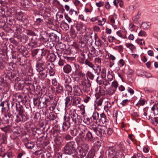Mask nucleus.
Masks as SVG:
<instances>
[{"label":"nucleus","mask_w":158,"mask_h":158,"mask_svg":"<svg viewBox=\"0 0 158 158\" xmlns=\"http://www.w3.org/2000/svg\"><path fill=\"white\" fill-rule=\"evenodd\" d=\"M51 131L52 132V135L53 136L54 143L56 145H60L63 142L61 137L59 135L58 131L54 129Z\"/></svg>","instance_id":"nucleus-4"},{"label":"nucleus","mask_w":158,"mask_h":158,"mask_svg":"<svg viewBox=\"0 0 158 158\" xmlns=\"http://www.w3.org/2000/svg\"><path fill=\"white\" fill-rule=\"evenodd\" d=\"M141 72V74H139V75L143 77H145L147 78L153 77L151 73L146 71H142L141 70H138L137 71V73H138L139 72Z\"/></svg>","instance_id":"nucleus-16"},{"label":"nucleus","mask_w":158,"mask_h":158,"mask_svg":"<svg viewBox=\"0 0 158 158\" xmlns=\"http://www.w3.org/2000/svg\"><path fill=\"white\" fill-rule=\"evenodd\" d=\"M75 143L73 141L67 142L64 148V151L65 153L70 155L75 152Z\"/></svg>","instance_id":"nucleus-3"},{"label":"nucleus","mask_w":158,"mask_h":158,"mask_svg":"<svg viewBox=\"0 0 158 158\" xmlns=\"http://www.w3.org/2000/svg\"><path fill=\"white\" fill-rule=\"evenodd\" d=\"M80 84L82 87V90L85 92H88L90 91L91 84L90 80L88 77L84 78V80L81 82Z\"/></svg>","instance_id":"nucleus-5"},{"label":"nucleus","mask_w":158,"mask_h":158,"mask_svg":"<svg viewBox=\"0 0 158 158\" xmlns=\"http://www.w3.org/2000/svg\"><path fill=\"white\" fill-rule=\"evenodd\" d=\"M90 129L91 131L87 132L85 137V140L88 142H91L93 140L94 138V135L93 134V132L99 136L102 137L105 136L106 132L107 131L106 127L102 126L94 127L93 125H92Z\"/></svg>","instance_id":"nucleus-1"},{"label":"nucleus","mask_w":158,"mask_h":158,"mask_svg":"<svg viewBox=\"0 0 158 158\" xmlns=\"http://www.w3.org/2000/svg\"><path fill=\"white\" fill-rule=\"evenodd\" d=\"M65 89L69 93L72 92L73 88L72 86L69 84H67L65 85Z\"/></svg>","instance_id":"nucleus-44"},{"label":"nucleus","mask_w":158,"mask_h":158,"mask_svg":"<svg viewBox=\"0 0 158 158\" xmlns=\"http://www.w3.org/2000/svg\"><path fill=\"white\" fill-rule=\"evenodd\" d=\"M16 111H18V114L19 115L23 113L24 109L22 106L19 105V106L18 107V106L16 105Z\"/></svg>","instance_id":"nucleus-33"},{"label":"nucleus","mask_w":158,"mask_h":158,"mask_svg":"<svg viewBox=\"0 0 158 158\" xmlns=\"http://www.w3.org/2000/svg\"><path fill=\"white\" fill-rule=\"evenodd\" d=\"M69 13L72 17H74L78 15V13L77 11L74 10L73 9H71L70 10Z\"/></svg>","instance_id":"nucleus-32"},{"label":"nucleus","mask_w":158,"mask_h":158,"mask_svg":"<svg viewBox=\"0 0 158 158\" xmlns=\"http://www.w3.org/2000/svg\"><path fill=\"white\" fill-rule=\"evenodd\" d=\"M77 130L75 128H74L73 130H71L70 131L71 134L73 136H75L77 135Z\"/></svg>","instance_id":"nucleus-48"},{"label":"nucleus","mask_w":158,"mask_h":158,"mask_svg":"<svg viewBox=\"0 0 158 158\" xmlns=\"http://www.w3.org/2000/svg\"><path fill=\"white\" fill-rule=\"evenodd\" d=\"M40 50L38 49L33 50L32 52V56L34 57L37 55Z\"/></svg>","instance_id":"nucleus-59"},{"label":"nucleus","mask_w":158,"mask_h":158,"mask_svg":"<svg viewBox=\"0 0 158 158\" xmlns=\"http://www.w3.org/2000/svg\"><path fill=\"white\" fill-rule=\"evenodd\" d=\"M72 96L67 97L65 99V106L66 107L69 106L72 104Z\"/></svg>","instance_id":"nucleus-23"},{"label":"nucleus","mask_w":158,"mask_h":158,"mask_svg":"<svg viewBox=\"0 0 158 158\" xmlns=\"http://www.w3.org/2000/svg\"><path fill=\"white\" fill-rule=\"evenodd\" d=\"M95 44L98 47H101L102 45V41L100 39H98L95 41Z\"/></svg>","instance_id":"nucleus-52"},{"label":"nucleus","mask_w":158,"mask_h":158,"mask_svg":"<svg viewBox=\"0 0 158 158\" xmlns=\"http://www.w3.org/2000/svg\"><path fill=\"white\" fill-rule=\"evenodd\" d=\"M125 45L127 48H130L132 50H133L135 48V46L131 43H126Z\"/></svg>","instance_id":"nucleus-41"},{"label":"nucleus","mask_w":158,"mask_h":158,"mask_svg":"<svg viewBox=\"0 0 158 158\" xmlns=\"http://www.w3.org/2000/svg\"><path fill=\"white\" fill-rule=\"evenodd\" d=\"M22 116V122H24L27 121L29 119L28 117L25 115L23 113L20 114Z\"/></svg>","instance_id":"nucleus-47"},{"label":"nucleus","mask_w":158,"mask_h":158,"mask_svg":"<svg viewBox=\"0 0 158 158\" xmlns=\"http://www.w3.org/2000/svg\"><path fill=\"white\" fill-rule=\"evenodd\" d=\"M44 45L48 48H51L54 46L53 43L52 41H49L48 39H47L44 42Z\"/></svg>","instance_id":"nucleus-19"},{"label":"nucleus","mask_w":158,"mask_h":158,"mask_svg":"<svg viewBox=\"0 0 158 158\" xmlns=\"http://www.w3.org/2000/svg\"><path fill=\"white\" fill-rule=\"evenodd\" d=\"M150 25V24L149 23L144 22L141 24V27L144 30H146L149 27Z\"/></svg>","instance_id":"nucleus-29"},{"label":"nucleus","mask_w":158,"mask_h":158,"mask_svg":"<svg viewBox=\"0 0 158 158\" xmlns=\"http://www.w3.org/2000/svg\"><path fill=\"white\" fill-rule=\"evenodd\" d=\"M64 138L66 140H70L73 139V137H71L69 134H66L64 136Z\"/></svg>","instance_id":"nucleus-62"},{"label":"nucleus","mask_w":158,"mask_h":158,"mask_svg":"<svg viewBox=\"0 0 158 158\" xmlns=\"http://www.w3.org/2000/svg\"><path fill=\"white\" fill-rule=\"evenodd\" d=\"M89 54L92 56H95L98 55V53L97 52V51L95 48L93 47L91 48V49L89 50Z\"/></svg>","instance_id":"nucleus-27"},{"label":"nucleus","mask_w":158,"mask_h":158,"mask_svg":"<svg viewBox=\"0 0 158 158\" xmlns=\"http://www.w3.org/2000/svg\"><path fill=\"white\" fill-rule=\"evenodd\" d=\"M113 157L117 158H124L125 156L121 152H116L114 156Z\"/></svg>","instance_id":"nucleus-34"},{"label":"nucleus","mask_w":158,"mask_h":158,"mask_svg":"<svg viewBox=\"0 0 158 158\" xmlns=\"http://www.w3.org/2000/svg\"><path fill=\"white\" fill-rule=\"evenodd\" d=\"M64 18L69 23H70L72 22V19L67 15H64Z\"/></svg>","instance_id":"nucleus-64"},{"label":"nucleus","mask_w":158,"mask_h":158,"mask_svg":"<svg viewBox=\"0 0 158 158\" xmlns=\"http://www.w3.org/2000/svg\"><path fill=\"white\" fill-rule=\"evenodd\" d=\"M49 59L52 61H54L56 59V56L54 54H52L49 56Z\"/></svg>","instance_id":"nucleus-60"},{"label":"nucleus","mask_w":158,"mask_h":158,"mask_svg":"<svg viewBox=\"0 0 158 158\" xmlns=\"http://www.w3.org/2000/svg\"><path fill=\"white\" fill-rule=\"evenodd\" d=\"M77 75L80 77L84 78L83 80H84V78H86L85 77V73H83L81 71H80L77 73Z\"/></svg>","instance_id":"nucleus-49"},{"label":"nucleus","mask_w":158,"mask_h":158,"mask_svg":"<svg viewBox=\"0 0 158 158\" xmlns=\"http://www.w3.org/2000/svg\"><path fill=\"white\" fill-rule=\"evenodd\" d=\"M46 65L47 67L49 70L54 69V65L52 63H47Z\"/></svg>","instance_id":"nucleus-43"},{"label":"nucleus","mask_w":158,"mask_h":158,"mask_svg":"<svg viewBox=\"0 0 158 158\" xmlns=\"http://www.w3.org/2000/svg\"><path fill=\"white\" fill-rule=\"evenodd\" d=\"M100 114L99 113L96 111H94L93 113L91 116V120L93 122L97 123L99 121Z\"/></svg>","instance_id":"nucleus-12"},{"label":"nucleus","mask_w":158,"mask_h":158,"mask_svg":"<svg viewBox=\"0 0 158 158\" xmlns=\"http://www.w3.org/2000/svg\"><path fill=\"white\" fill-rule=\"evenodd\" d=\"M110 21L113 25H116V23L118 22V21L116 19V16H114L111 17Z\"/></svg>","instance_id":"nucleus-38"},{"label":"nucleus","mask_w":158,"mask_h":158,"mask_svg":"<svg viewBox=\"0 0 158 158\" xmlns=\"http://www.w3.org/2000/svg\"><path fill=\"white\" fill-rule=\"evenodd\" d=\"M107 120L106 116L104 113H102L100 114L99 121L98 122L102 123L103 124L106 125L107 124Z\"/></svg>","instance_id":"nucleus-15"},{"label":"nucleus","mask_w":158,"mask_h":158,"mask_svg":"<svg viewBox=\"0 0 158 158\" xmlns=\"http://www.w3.org/2000/svg\"><path fill=\"white\" fill-rule=\"evenodd\" d=\"M60 25L61 27L64 30H67L69 28V25L67 23H65L64 21L60 23Z\"/></svg>","instance_id":"nucleus-28"},{"label":"nucleus","mask_w":158,"mask_h":158,"mask_svg":"<svg viewBox=\"0 0 158 158\" xmlns=\"http://www.w3.org/2000/svg\"><path fill=\"white\" fill-rule=\"evenodd\" d=\"M74 94L77 96L82 95L83 92L78 85H75L73 86Z\"/></svg>","instance_id":"nucleus-11"},{"label":"nucleus","mask_w":158,"mask_h":158,"mask_svg":"<svg viewBox=\"0 0 158 158\" xmlns=\"http://www.w3.org/2000/svg\"><path fill=\"white\" fill-rule=\"evenodd\" d=\"M83 39L85 43L86 44L89 45L92 42V36L90 35L85 34Z\"/></svg>","instance_id":"nucleus-14"},{"label":"nucleus","mask_w":158,"mask_h":158,"mask_svg":"<svg viewBox=\"0 0 158 158\" xmlns=\"http://www.w3.org/2000/svg\"><path fill=\"white\" fill-rule=\"evenodd\" d=\"M79 135L81 137H83L87 131L86 127L85 126L82 125H79L78 126Z\"/></svg>","instance_id":"nucleus-8"},{"label":"nucleus","mask_w":158,"mask_h":158,"mask_svg":"<svg viewBox=\"0 0 158 158\" xmlns=\"http://www.w3.org/2000/svg\"><path fill=\"white\" fill-rule=\"evenodd\" d=\"M63 69L64 73H69L71 71L72 67L70 65L67 64L64 66Z\"/></svg>","instance_id":"nucleus-22"},{"label":"nucleus","mask_w":158,"mask_h":158,"mask_svg":"<svg viewBox=\"0 0 158 158\" xmlns=\"http://www.w3.org/2000/svg\"><path fill=\"white\" fill-rule=\"evenodd\" d=\"M130 102V100L127 99H125L123 100L122 102L121 103V104L123 106H124L127 105Z\"/></svg>","instance_id":"nucleus-53"},{"label":"nucleus","mask_w":158,"mask_h":158,"mask_svg":"<svg viewBox=\"0 0 158 158\" xmlns=\"http://www.w3.org/2000/svg\"><path fill=\"white\" fill-rule=\"evenodd\" d=\"M116 152L114 148L110 147L108 150V157H111L112 156H114Z\"/></svg>","instance_id":"nucleus-21"},{"label":"nucleus","mask_w":158,"mask_h":158,"mask_svg":"<svg viewBox=\"0 0 158 158\" xmlns=\"http://www.w3.org/2000/svg\"><path fill=\"white\" fill-rule=\"evenodd\" d=\"M140 15L138 13L137 15L133 16L132 18L133 21L134 23H136L140 18Z\"/></svg>","instance_id":"nucleus-39"},{"label":"nucleus","mask_w":158,"mask_h":158,"mask_svg":"<svg viewBox=\"0 0 158 158\" xmlns=\"http://www.w3.org/2000/svg\"><path fill=\"white\" fill-rule=\"evenodd\" d=\"M103 101V99L102 98H101L98 100H97L95 102V106L96 107L97 106H101Z\"/></svg>","instance_id":"nucleus-36"},{"label":"nucleus","mask_w":158,"mask_h":158,"mask_svg":"<svg viewBox=\"0 0 158 158\" xmlns=\"http://www.w3.org/2000/svg\"><path fill=\"white\" fill-rule=\"evenodd\" d=\"M44 62L42 60H40L37 61L36 65V69L39 73L43 72L44 70Z\"/></svg>","instance_id":"nucleus-7"},{"label":"nucleus","mask_w":158,"mask_h":158,"mask_svg":"<svg viewBox=\"0 0 158 158\" xmlns=\"http://www.w3.org/2000/svg\"><path fill=\"white\" fill-rule=\"evenodd\" d=\"M56 19L57 22L59 23L60 24L64 22L63 15L61 13L60 14L59 13H57L56 15Z\"/></svg>","instance_id":"nucleus-20"},{"label":"nucleus","mask_w":158,"mask_h":158,"mask_svg":"<svg viewBox=\"0 0 158 158\" xmlns=\"http://www.w3.org/2000/svg\"><path fill=\"white\" fill-rule=\"evenodd\" d=\"M64 91V88L63 86L59 84L55 88V92L56 94H59L62 93Z\"/></svg>","instance_id":"nucleus-26"},{"label":"nucleus","mask_w":158,"mask_h":158,"mask_svg":"<svg viewBox=\"0 0 158 158\" xmlns=\"http://www.w3.org/2000/svg\"><path fill=\"white\" fill-rule=\"evenodd\" d=\"M47 72L44 70L39 73V77L40 79L43 81L47 77Z\"/></svg>","instance_id":"nucleus-25"},{"label":"nucleus","mask_w":158,"mask_h":158,"mask_svg":"<svg viewBox=\"0 0 158 158\" xmlns=\"http://www.w3.org/2000/svg\"><path fill=\"white\" fill-rule=\"evenodd\" d=\"M112 105L110 102L108 101L105 102L104 104V107L105 110L107 112L111 108Z\"/></svg>","instance_id":"nucleus-24"},{"label":"nucleus","mask_w":158,"mask_h":158,"mask_svg":"<svg viewBox=\"0 0 158 158\" xmlns=\"http://www.w3.org/2000/svg\"><path fill=\"white\" fill-rule=\"evenodd\" d=\"M138 35L140 36L145 37L146 36V33L144 31L141 30L139 32Z\"/></svg>","instance_id":"nucleus-58"},{"label":"nucleus","mask_w":158,"mask_h":158,"mask_svg":"<svg viewBox=\"0 0 158 158\" xmlns=\"http://www.w3.org/2000/svg\"><path fill=\"white\" fill-rule=\"evenodd\" d=\"M84 147L81 146H78L75 151L77 154L79 156H86L87 152L89 149V146L87 144H85L83 145Z\"/></svg>","instance_id":"nucleus-6"},{"label":"nucleus","mask_w":158,"mask_h":158,"mask_svg":"<svg viewBox=\"0 0 158 158\" xmlns=\"http://www.w3.org/2000/svg\"><path fill=\"white\" fill-rule=\"evenodd\" d=\"M95 155L94 150L91 149L89 151L88 154V156L89 158H93Z\"/></svg>","instance_id":"nucleus-40"},{"label":"nucleus","mask_w":158,"mask_h":158,"mask_svg":"<svg viewBox=\"0 0 158 158\" xmlns=\"http://www.w3.org/2000/svg\"><path fill=\"white\" fill-rule=\"evenodd\" d=\"M131 158H142V156L141 154L138 153L135 154Z\"/></svg>","instance_id":"nucleus-56"},{"label":"nucleus","mask_w":158,"mask_h":158,"mask_svg":"<svg viewBox=\"0 0 158 158\" xmlns=\"http://www.w3.org/2000/svg\"><path fill=\"white\" fill-rule=\"evenodd\" d=\"M106 21V19L105 18H102V20L99 19L98 18L97 24L98 25L102 26L105 23Z\"/></svg>","instance_id":"nucleus-37"},{"label":"nucleus","mask_w":158,"mask_h":158,"mask_svg":"<svg viewBox=\"0 0 158 158\" xmlns=\"http://www.w3.org/2000/svg\"><path fill=\"white\" fill-rule=\"evenodd\" d=\"M87 75L90 79L93 80L94 79V75L90 72H87Z\"/></svg>","instance_id":"nucleus-54"},{"label":"nucleus","mask_w":158,"mask_h":158,"mask_svg":"<svg viewBox=\"0 0 158 158\" xmlns=\"http://www.w3.org/2000/svg\"><path fill=\"white\" fill-rule=\"evenodd\" d=\"M25 145L26 147L28 149H32L34 147L35 144L34 142L30 140H28L27 138H26L25 141Z\"/></svg>","instance_id":"nucleus-18"},{"label":"nucleus","mask_w":158,"mask_h":158,"mask_svg":"<svg viewBox=\"0 0 158 158\" xmlns=\"http://www.w3.org/2000/svg\"><path fill=\"white\" fill-rule=\"evenodd\" d=\"M145 103V101L144 99H140L139 102L136 104V106H143Z\"/></svg>","instance_id":"nucleus-51"},{"label":"nucleus","mask_w":158,"mask_h":158,"mask_svg":"<svg viewBox=\"0 0 158 158\" xmlns=\"http://www.w3.org/2000/svg\"><path fill=\"white\" fill-rule=\"evenodd\" d=\"M136 41L137 43L142 46H144L145 45V42L144 40L142 39L137 40Z\"/></svg>","instance_id":"nucleus-46"},{"label":"nucleus","mask_w":158,"mask_h":158,"mask_svg":"<svg viewBox=\"0 0 158 158\" xmlns=\"http://www.w3.org/2000/svg\"><path fill=\"white\" fill-rule=\"evenodd\" d=\"M0 129L6 133H7L10 131L11 129V127L10 125H9L4 127H0Z\"/></svg>","instance_id":"nucleus-30"},{"label":"nucleus","mask_w":158,"mask_h":158,"mask_svg":"<svg viewBox=\"0 0 158 158\" xmlns=\"http://www.w3.org/2000/svg\"><path fill=\"white\" fill-rule=\"evenodd\" d=\"M72 100L73 104L74 106H77L80 103L81 98L78 96H72Z\"/></svg>","instance_id":"nucleus-17"},{"label":"nucleus","mask_w":158,"mask_h":158,"mask_svg":"<svg viewBox=\"0 0 158 158\" xmlns=\"http://www.w3.org/2000/svg\"><path fill=\"white\" fill-rule=\"evenodd\" d=\"M115 90L113 89L112 87L109 88L106 91V94H107L111 95L115 93Z\"/></svg>","instance_id":"nucleus-31"},{"label":"nucleus","mask_w":158,"mask_h":158,"mask_svg":"<svg viewBox=\"0 0 158 158\" xmlns=\"http://www.w3.org/2000/svg\"><path fill=\"white\" fill-rule=\"evenodd\" d=\"M125 64L124 61L123 59H121L118 62V64L119 66L122 67Z\"/></svg>","instance_id":"nucleus-57"},{"label":"nucleus","mask_w":158,"mask_h":158,"mask_svg":"<svg viewBox=\"0 0 158 158\" xmlns=\"http://www.w3.org/2000/svg\"><path fill=\"white\" fill-rule=\"evenodd\" d=\"M57 48V49L60 51H63L65 48V46L64 44H60V45H58Z\"/></svg>","instance_id":"nucleus-45"},{"label":"nucleus","mask_w":158,"mask_h":158,"mask_svg":"<svg viewBox=\"0 0 158 158\" xmlns=\"http://www.w3.org/2000/svg\"><path fill=\"white\" fill-rule=\"evenodd\" d=\"M83 64H84L91 68H93L94 66L92 63L89 61L87 59L84 62H83Z\"/></svg>","instance_id":"nucleus-42"},{"label":"nucleus","mask_w":158,"mask_h":158,"mask_svg":"<svg viewBox=\"0 0 158 158\" xmlns=\"http://www.w3.org/2000/svg\"><path fill=\"white\" fill-rule=\"evenodd\" d=\"M112 86L116 89L118 87V84L117 82L115 81H114L112 83Z\"/></svg>","instance_id":"nucleus-63"},{"label":"nucleus","mask_w":158,"mask_h":158,"mask_svg":"<svg viewBox=\"0 0 158 158\" xmlns=\"http://www.w3.org/2000/svg\"><path fill=\"white\" fill-rule=\"evenodd\" d=\"M15 122L16 123H19V122H21V120L20 119V118L19 117V114H17L16 115L15 118Z\"/></svg>","instance_id":"nucleus-61"},{"label":"nucleus","mask_w":158,"mask_h":158,"mask_svg":"<svg viewBox=\"0 0 158 158\" xmlns=\"http://www.w3.org/2000/svg\"><path fill=\"white\" fill-rule=\"evenodd\" d=\"M64 119L66 121L63 123L62 128L63 130L65 131L68 130L71 124L67 119V117L65 115L64 117Z\"/></svg>","instance_id":"nucleus-13"},{"label":"nucleus","mask_w":158,"mask_h":158,"mask_svg":"<svg viewBox=\"0 0 158 158\" xmlns=\"http://www.w3.org/2000/svg\"><path fill=\"white\" fill-rule=\"evenodd\" d=\"M151 110L156 115L158 114V108L155 106L154 105L152 107Z\"/></svg>","instance_id":"nucleus-50"},{"label":"nucleus","mask_w":158,"mask_h":158,"mask_svg":"<svg viewBox=\"0 0 158 158\" xmlns=\"http://www.w3.org/2000/svg\"><path fill=\"white\" fill-rule=\"evenodd\" d=\"M105 77H104L102 75L100 76H98L96 80L97 82L99 85L102 84V82L104 81V80L105 79Z\"/></svg>","instance_id":"nucleus-35"},{"label":"nucleus","mask_w":158,"mask_h":158,"mask_svg":"<svg viewBox=\"0 0 158 158\" xmlns=\"http://www.w3.org/2000/svg\"><path fill=\"white\" fill-rule=\"evenodd\" d=\"M95 62L96 64L97 65V69H96L95 70L94 68V69L97 74H98L101 71V69L100 66L101 63V59L99 58H96L95 59Z\"/></svg>","instance_id":"nucleus-9"},{"label":"nucleus","mask_w":158,"mask_h":158,"mask_svg":"<svg viewBox=\"0 0 158 158\" xmlns=\"http://www.w3.org/2000/svg\"><path fill=\"white\" fill-rule=\"evenodd\" d=\"M102 84L105 87H106L108 85H110V83L109 80H107L105 78V79L102 82Z\"/></svg>","instance_id":"nucleus-55"},{"label":"nucleus","mask_w":158,"mask_h":158,"mask_svg":"<svg viewBox=\"0 0 158 158\" xmlns=\"http://www.w3.org/2000/svg\"><path fill=\"white\" fill-rule=\"evenodd\" d=\"M67 119L71 125L74 126L79 124L82 121L81 116L77 114H72Z\"/></svg>","instance_id":"nucleus-2"},{"label":"nucleus","mask_w":158,"mask_h":158,"mask_svg":"<svg viewBox=\"0 0 158 158\" xmlns=\"http://www.w3.org/2000/svg\"><path fill=\"white\" fill-rule=\"evenodd\" d=\"M9 110L8 108L7 109L6 107H4L2 108V111L4 114V115L5 118L4 119L6 120H9V118L11 121L12 119L11 117L12 115L10 114H9L8 112Z\"/></svg>","instance_id":"nucleus-10"}]
</instances>
